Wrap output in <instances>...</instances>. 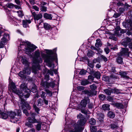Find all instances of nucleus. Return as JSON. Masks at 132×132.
<instances>
[{
    "label": "nucleus",
    "instance_id": "nucleus-1",
    "mask_svg": "<svg viewBox=\"0 0 132 132\" xmlns=\"http://www.w3.org/2000/svg\"><path fill=\"white\" fill-rule=\"evenodd\" d=\"M10 88L12 91L17 94L20 98H22L23 97L25 98H28L29 97L30 93V90L27 87L26 84L22 83L20 85L21 91L17 89L15 84L12 81L10 82Z\"/></svg>",
    "mask_w": 132,
    "mask_h": 132
},
{
    "label": "nucleus",
    "instance_id": "nucleus-2",
    "mask_svg": "<svg viewBox=\"0 0 132 132\" xmlns=\"http://www.w3.org/2000/svg\"><path fill=\"white\" fill-rule=\"evenodd\" d=\"M77 117V118L80 120L77 121V123L73 124L70 126L69 132H81L83 129V126L86 122V120L81 113Z\"/></svg>",
    "mask_w": 132,
    "mask_h": 132
},
{
    "label": "nucleus",
    "instance_id": "nucleus-3",
    "mask_svg": "<svg viewBox=\"0 0 132 132\" xmlns=\"http://www.w3.org/2000/svg\"><path fill=\"white\" fill-rule=\"evenodd\" d=\"M0 117L4 119H7L8 115L10 117V121L14 123L16 122L20 119L21 116V112L20 109H15L14 111L6 113L2 112L0 114Z\"/></svg>",
    "mask_w": 132,
    "mask_h": 132
},
{
    "label": "nucleus",
    "instance_id": "nucleus-4",
    "mask_svg": "<svg viewBox=\"0 0 132 132\" xmlns=\"http://www.w3.org/2000/svg\"><path fill=\"white\" fill-rule=\"evenodd\" d=\"M56 48H54L53 50L45 49L44 51L47 54L44 53L42 54V56L44 59V62L46 63L47 66L49 67L52 66V62L56 58Z\"/></svg>",
    "mask_w": 132,
    "mask_h": 132
},
{
    "label": "nucleus",
    "instance_id": "nucleus-5",
    "mask_svg": "<svg viewBox=\"0 0 132 132\" xmlns=\"http://www.w3.org/2000/svg\"><path fill=\"white\" fill-rule=\"evenodd\" d=\"M40 52L38 50L35 51L33 56L31 55L32 58L33 65L32 67V71L35 74L37 73V70H40L39 63L43 62L42 59L40 56Z\"/></svg>",
    "mask_w": 132,
    "mask_h": 132
},
{
    "label": "nucleus",
    "instance_id": "nucleus-6",
    "mask_svg": "<svg viewBox=\"0 0 132 132\" xmlns=\"http://www.w3.org/2000/svg\"><path fill=\"white\" fill-rule=\"evenodd\" d=\"M22 45H24L25 51L26 53L29 55L30 54L31 52H33L35 49L37 48V47L33 44H31L29 42L27 41L22 42V43H21V47Z\"/></svg>",
    "mask_w": 132,
    "mask_h": 132
},
{
    "label": "nucleus",
    "instance_id": "nucleus-7",
    "mask_svg": "<svg viewBox=\"0 0 132 132\" xmlns=\"http://www.w3.org/2000/svg\"><path fill=\"white\" fill-rule=\"evenodd\" d=\"M24 98L25 97H23L22 98H20L21 99V103L19 104V106L20 108H21L22 109H24L23 111V113L25 114L27 116H29V114L25 108H27L29 110L30 109V106L27 102L23 100V98Z\"/></svg>",
    "mask_w": 132,
    "mask_h": 132
},
{
    "label": "nucleus",
    "instance_id": "nucleus-8",
    "mask_svg": "<svg viewBox=\"0 0 132 132\" xmlns=\"http://www.w3.org/2000/svg\"><path fill=\"white\" fill-rule=\"evenodd\" d=\"M123 25L126 28L130 27V30L132 31V18L127 20L126 22L122 23Z\"/></svg>",
    "mask_w": 132,
    "mask_h": 132
},
{
    "label": "nucleus",
    "instance_id": "nucleus-9",
    "mask_svg": "<svg viewBox=\"0 0 132 132\" xmlns=\"http://www.w3.org/2000/svg\"><path fill=\"white\" fill-rule=\"evenodd\" d=\"M35 116L34 113H31L30 114V117L27 119L28 121L33 123H39V120L35 118Z\"/></svg>",
    "mask_w": 132,
    "mask_h": 132
},
{
    "label": "nucleus",
    "instance_id": "nucleus-10",
    "mask_svg": "<svg viewBox=\"0 0 132 132\" xmlns=\"http://www.w3.org/2000/svg\"><path fill=\"white\" fill-rule=\"evenodd\" d=\"M10 39L9 36L8 34H4L1 39L0 42L2 44L5 45L7 44V41Z\"/></svg>",
    "mask_w": 132,
    "mask_h": 132
},
{
    "label": "nucleus",
    "instance_id": "nucleus-11",
    "mask_svg": "<svg viewBox=\"0 0 132 132\" xmlns=\"http://www.w3.org/2000/svg\"><path fill=\"white\" fill-rule=\"evenodd\" d=\"M31 13L32 15L34 17V20L35 21H38L42 17L43 15L41 13L36 14L35 12H32ZM35 22L36 23V21Z\"/></svg>",
    "mask_w": 132,
    "mask_h": 132
},
{
    "label": "nucleus",
    "instance_id": "nucleus-12",
    "mask_svg": "<svg viewBox=\"0 0 132 132\" xmlns=\"http://www.w3.org/2000/svg\"><path fill=\"white\" fill-rule=\"evenodd\" d=\"M118 54L122 56L128 55V49L127 48H122L121 51Z\"/></svg>",
    "mask_w": 132,
    "mask_h": 132
},
{
    "label": "nucleus",
    "instance_id": "nucleus-13",
    "mask_svg": "<svg viewBox=\"0 0 132 132\" xmlns=\"http://www.w3.org/2000/svg\"><path fill=\"white\" fill-rule=\"evenodd\" d=\"M131 41V39L128 37H127L126 38L122 39L121 42V44L124 46L126 47L127 46L128 43Z\"/></svg>",
    "mask_w": 132,
    "mask_h": 132
},
{
    "label": "nucleus",
    "instance_id": "nucleus-14",
    "mask_svg": "<svg viewBox=\"0 0 132 132\" xmlns=\"http://www.w3.org/2000/svg\"><path fill=\"white\" fill-rule=\"evenodd\" d=\"M90 102L89 99L88 98L82 100L80 103V105L82 107H86L88 103Z\"/></svg>",
    "mask_w": 132,
    "mask_h": 132
},
{
    "label": "nucleus",
    "instance_id": "nucleus-15",
    "mask_svg": "<svg viewBox=\"0 0 132 132\" xmlns=\"http://www.w3.org/2000/svg\"><path fill=\"white\" fill-rule=\"evenodd\" d=\"M42 126H44L45 128H43V129L44 130L46 129V127L45 126L44 124H43L42 123L39 122L38 123L37 125L36 126V129L38 130H41L42 127Z\"/></svg>",
    "mask_w": 132,
    "mask_h": 132
},
{
    "label": "nucleus",
    "instance_id": "nucleus-16",
    "mask_svg": "<svg viewBox=\"0 0 132 132\" xmlns=\"http://www.w3.org/2000/svg\"><path fill=\"white\" fill-rule=\"evenodd\" d=\"M82 94H84L85 95L88 96H91L94 95V93L92 91L88 90H84L82 91Z\"/></svg>",
    "mask_w": 132,
    "mask_h": 132
},
{
    "label": "nucleus",
    "instance_id": "nucleus-17",
    "mask_svg": "<svg viewBox=\"0 0 132 132\" xmlns=\"http://www.w3.org/2000/svg\"><path fill=\"white\" fill-rule=\"evenodd\" d=\"M118 30H116V31L115 32V34L118 36H120L121 35L120 34H119V31H120V32L121 33H124L127 31V30L126 29H121V30L120 28L119 27H117Z\"/></svg>",
    "mask_w": 132,
    "mask_h": 132
},
{
    "label": "nucleus",
    "instance_id": "nucleus-18",
    "mask_svg": "<svg viewBox=\"0 0 132 132\" xmlns=\"http://www.w3.org/2000/svg\"><path fill=\"white\" fill-rule=\"evenodd\" d=\"M31 21L30 20H23L22 21V24L24 28H26L28 26V24L31 23Z\"/></svg>",
    "mask_w": 132,
    "mask_h": 132
},
{
    "label": "nucleus",
    "instance_id": "nucleus-19",
    "mask_svg": "<svg viewBox=\"0 0 132 132\" xmlns=\"http://www.w3.org/2000/svg\"><path fill=\"white\" fill-rule=\"evenodd\" d=\"M53 15L51 14L45 13L43 15L44 18L46 19L51 20L52 19Z\"/></svg>",
    "mask_w": 132,
    "mask_h": 132
},
{
    "label": "nucleus",
    "instance_id": "nucleus-20",
    "mask_svg": "<svg viewBox=\"0 0 132 132\" xmlns=\"http://www.w3.org/2000/svg\"><path fill=\"white\" fill-rule=\"evenodd\" d=\"M88 65L91 68V69L89 68H88L87 69V70L88 71H89V70L90 71L89 72L91 73H93V70L92 68L94 67V65L93 63L92 62H88Z\"/></svg>",
    "mask_w": 132,
    "mask_h": 132
},
{
    "label": "nucleus",
    "instance_id": "nucleus-21",
    "mask_svg": "<svg viewBox=\"0 0 132 132\" xmlns=\"http://www.w3.org/2000/svg\"><path fill=\"white\" fill-rule=\"evenodd\" d=\"M104 92L107 95H110L111 93H112V89L109 88L103 90Z\"/></svg>",
    "mask_w": 132,
    "mask_h": 132
},
{
    "label": "nucleus",
    "instance_id": "nucleus-22",
    "mask_svg": "<svg viewBox=\"0 0 132 132\" xmlns=\"http://www.w3.org/2000/svg\"><path fill=\"white\" fill-rule=\"evenodd\" d=\"M121 56H122L118 54V56L116 59V61L118 64H121L123 62V59Z\"/></svg>",
    "mask_w": 132,
    "mask_h": 132
},
{
    "label": "nucleus",
    "instance_id": "nucleus-23",
    "mask_svg": "<svg viewBox=\"0 0 132 132\" xmlns=\"http://www.w3.org/2000/svg\"><path fill=\"white\" fill-rule=\"evenodd\" d=\"M31 71L29 67L24 68L23 71V73L25 74L29 75L30 74Z\"/></svg>",
    "mask_w": 132,
    "mask_h": 132
},
{
    "label": "nucleus",
    "instance_id": "nucleus-24",
    "mask_svg": "<svg viewBox=\"0 0 132 132\" xmlns=\"http://www.w3.org/2000/svg\"><path fill=\"white\" fill-rule=\"evenodd\" d=\"M96 42L95 44V46L97 48L100 47L102 45L101 40L99 39H97L96 40Z\"/></svg>",
    "mask_w": 132,
    "mask_h": 132
},
{
    "label": "nucleus",
    "instance_id": "nucleus-25",
    "mask_svg": "<svg viewBox=\"0 0 132 132\" xmlns=\"http://www.w3.org/2000/svg\"><path fill=\"white\" fill-rule=\"evenodd\" d=\"M112 104L115 105L118 108L120 109H123L124 107L122 104L120 103H112Z\"/></svg>",
    "mask_w": 132,
    "mask_h": 132
},
{
    "label": "nucleus",
    "instance_id": "nucleus-26",
    "mask_svg": "<svg viewBox=\"0 0 132 132\" xmlns=\"http://www.w3.org/2000/svg\"><path fill=\"white\" fill-rule=\"evenodd\" d=\"M107 116L110 118H113L115 116L114 113L112 112L109 111L107 114Z\"/></svg>",
    "mask_w": 132,
    "mask_h": 132
},
{
    "label": "nucleus",
    "instance_id": "nucleus-27",
    "mask_svg": "<svg viewBox=\"0 0 132 132\" xmlns=\"http://www.w3.org/2000/svg\"><path fill=\"white\" fill-rule=\"evenodd\" d=\"M23 64L25 65L28 66L29 64V63L27 59L25 57H22L21 60Z\"/></svg>",
    "mask_w": 132,
    "mask_h": 132
},
{
    "label": "nucleus",
    "instance_id": "nucleus-28",
    "mask_svg": "<svg viewBox=\"0 0 132 132\" xmlns=\"http://www.w3.org/2000/svg\"><path fill=\"white\" fill-rule=\"evenodd\" d=\"M110 105L109 104H106L103 105L102 107L104 110H110L109 106Z\"/></svg>",
    "mask_w": 132,
    "mask_h": 132
},
{
    "label": "nucleus",
    "instance_id": "nucleus-29",
    "mask_svg": "<svg viewBox=\"0 0 132 132\" xmlns=\"http://www.w3.org/2000/svg\"><path fill=\"white\" fill-rule=\"evenodd\" d=\"M37 102L38 103L37 106H41L44 103L43 100L40 98L38 100Z\"/></svg>",
    "mask_w": 132,
    "mask_h": 132
},
{
    "label": "nucleus",
    "instance_id": "nucleus-30",
    "mask_svg": "<svg viewBox=\"0 0 132 132\" xmlns=\"http://www.w3.org/2000/svg\"><path fill=\"white\" fill-rule=\"evenodd\" d=\"M120 75L123 78L127 79L129 78V77L126 75V73L125 72H119Z\"/></svg>",
    "mask_w": 132,
    "mask_h": 132
},
{
    "label": "nucleus",
    "instance_id": "nucleus-31",
    "mask_svg": "<svg viewBox=\"0 0 132 132\" xmlns=\"http://www.w3.org/2000/svg\"><path fill=\"white\" fill-rule=\"evenodd\" d=\"M98 118L101 121H103L104 119V115L102 113H100L98 115Z\"/></svg>",
    "mask_w": 132,
    "mask_h": 132
},
{
    "label": "nucleus",
    "instance_id": "nucleus-32",
    "mask_svg": "<svg viewBox=\"0 0 132 132\" xmlns=\"http://www.w3.org/2000/svg\"><path fill=\"white\" fill-rule=\"evenodd\" d=\"M89 122L90 125H94L96 123V120L94 118H92L89 120Z\"/></svg>",
    "mask_w": 132,
    "mask_h": 132
},
{
    "label": "nucleus",
    "instance_id": "nucleus-33",
    "mask_svg": "<svg viewBox=\"0 0 132 132\" xmlns=\"http://www.w3.org/2000/svg\"><path fill=\"white\" fill-rule=\"evenodd\" d=\"M44 91L50 97H51L52 96L53 93L52 91L47 89H45Z\"/></svg>",
    "mask_w": 132,
    "mask_h": 132
},
{
    "label": "nucleus",
    "instance_id": "nucleus-34",
    "mask_svg": "<svg viewBox=\"0 0 132 132\" xmlns=\"http://www.w3.org/2000/svg\"><path fill=\"white\" fill-rule=\"evenodd\" d=\"M95 77L97 79H100V77L101 74L99 71L96 72L94 74Z\"/></svg>",
    "mask_w": 132,
    "mask_h": 132
},
{
    "label": "nucleus",
    "instance_id": "nucleus-35",
    "mask_svg": "<svg viewBox=\"0 0 132 132\" xmlns=\"http://www.w3.org/2000/svg\"><path fill=\"white\" fill-rule=\"evenodd\" d=\"M32 123L30 122L29 121H28V122L26 123L25 125L26 126L28 127H34V125Z\"/></svg>",
    "mask_w": 132,
    "mask_h": 132
},
{
    "label": "nucleus",
    "instance_id": "nucleus-36",
    "mask_svg": "<svg viewBox=\"0 0 132 132\" xmlns=\"http://www.w3.org/2000/svg\"><path fill=\"white\" fill-rule=\"evenodd\" d=\"M102 80L106 81H109L110 80V77L105 76H104L103 77Z\"/></svg>",
    "mask_w": 132,
    "mask_h": 132
},
{
    "label": "nucleus",
    "instance_id": "nucleus-37",
    "mask_svg": "<svg viewBox=\"0 0 132 132\" xmlns=\"http://www.w3.org/2000/svg\"><path fill=\"white\" fill-rule=\"evenodd\" d=\"M44 26L45 29L46 30L49 29L50 28V26L46 23H44Z\"/></svg>",
    "mask_w": 132,
    "mask_h": 132
},
{
    "label": "nucleus",
    "instance_id": "nucleus-38",
    "mask_svg": "<svg viewBox=\"0 0 132 132\" xmlns=\"http://www.w3.org/2000/svg\"><path fill=\"white\" fill-rule=\"evenodd\" d=\"M90 130L92 132H95L97 130L96 127V126H91L90 127Z\"/></svg>",
    "mask_w": 132,
    "mask_h": 132
},
{
    "label": "nucleus",
    "instance_id": "nucleus-39",
    "mask_svg": "<svg viewBox=\"0 0 132 132\" xmlns=\"http://www.w3.org/2000/svg\"><path fill=\"white\" fill-rule=\"evenodd\" d=\"M112 93H113L116 94H118L120 93V90L118 89L114 88V89H112Z\"/></svg>",
    "mask_w": 132,
    "mask_h": 132
},
{
    "label": "nucleus",
    "instance_id": "nucleus-40",
    "mask_svg": "<svg viewBox=\"0 0 132 132\" xmlns=\"http://www.w3.org/2000/svg\"><path fill=\"white\" fill-rule=\"evenodd\" d=\"M110 80H115L118 79V77L115 75H111L110 77Z\"/></svg>",
    "mask_w": 132,
    "mask_h": 132
},
{
    "label": "nucleus",
    "instance_id": "nucleus-41",
    "mask_svg": "<svg viewBox=\"0 0 132 132\" xmlns=\"http://www.w3.org/2000/svg\"><path fill=\"white\" fill-rule=\"evenodd\" d=\"M94 54L93 51H89L87 54V56L89 57H90L92 56Z\"/></svg>",
    "mask_w": 132,
    "mask_h": 132
},
{
    "label": "nucleus",
    "instance_id": "nucleus-42",
    "mask_svg": "<svg viewBox=\"0 0 132 132\" xmlns=\"http://www.w3.org/2000/svg\"><path fill=\"white\" fill-rule=\"evenodd\" d=\"M37 87L35 85H33L31 90L32 92L33 93H35L37 91Z\"/></svg>",
    "mask_w": 132,
    "mask_h": 132
},
{
    "label": "nucleus",
    "instance_id": "nucleus-43",
    "mask_svg": "<svg viewBox=\"0 0 132 132\" xmlns=\"http://www.w3.org/2000/svg\"><path fill=\"white\" fill-rule=\"evenodd\" d=\"M47 8L46 7L43 6H41L40 10L41 11L45 12L47 11Z\"/></svg>",
    "mask_w": 132,
    "mask_h": 132
},
{
    "label": "nucleus",
    "instance_id": "nucleus-44",
    "mask_svg": "<svg viewBox=\"0 0 132 132\" xmlns=\"http://www.w3.org/2000/svg\"><path fill=\"white\" fill-rule=\"evenodd\" d=\"M6 6L10 8H13L14 7V5L11 3H9L6 4Z\"/></svg>",
    "mask_w": 132,
    "mask_h": 132
},
{
    "label": "nucleus",
    "instance_id": "nucleus-45",
    "mask_svg": "<svg viewBox=\"0 0 132 132\" xmlns=\"http://www.w3.org/2000/svg\"><path fill=\"white\" fill-rule=\"evenodd\" d=\"M89 83L88 81L87 80L82 81L81 82V84L83 86H85Z\"/></svg>",
    "mask_w": 132,
    "mask_h": 132
},
{
    "label": "nucleus",
    "instance_id": "nucleus-46",
    "mask_svg": "<svg viewBox=\"0 0 132 132\" xmlns=\"http://www.w3.org/2000/svg\"><path fill=\"white\" fill-rule=\"evenodd\" d=\"M48 84L47 82H42L41 83V85L44 87H49Z\"/></svg>",
    "mask_w": 132,
    "mask_h": 132
},
{
    "label": "nucleus",
    "instance_id": "nucleus-47",
    "mask_svg": "<svg viewBox=\"0 0 132 132\" xmlns=\"http://www.w3.org/2000/svg\"><path fill=\"white\" fill-rule=\"evenodd\" d=\"M86 71L84 69L81 70L79 72V74L81 75H84L85 74Z\"/></svg>",
    "mask_w": 132,
    "mask_h": 132
},
{
    "label": "nucleus",
    "instance_id": "nucleus-48",
    "mask_svg": "<svg viewBox=\"0 0 132 132\" xmlns=\"http://www.w3.org/2000/svg\"><path fill=\"white\" fill-rule=\"evenodd\" d=\"M100 57L101 59H103V60L105 62H106L108 60L107 58L103 55H101L100 56Z\"/></svg>",
    "mask_w": 132,
    "mask_h": 132
},
{
    "label": "nucleus",
    "instance_id": "nucleus-49",
    "mask_svg": "<svg viewBox=\"0 0 132 132\" xmlns=\"http://www.w3.org/2000/svg\"><path fill=\"white\" fill-rule=\"evenodd\" d=\"M121 15L120 13H117L116 12L114 13L113 16L116 18H117L119 17Z\"/></svg>",
    "mask_w": 132,
    "mask_h": 132
},
{
    "label": "nucleus",
    "instance_id": "nucleus-50",
    "mask_svg": "<svg viewBox=\"0 0 132 132\" xmlns=\"http://www.w3.org/2000/svg\"><path fill=\"white\" fill-rule=\"evenodd\" d=\"M17 12L18 14V16L20 17H22L23 16V13L22 11H17Z\"/></svg>",
    "mask_w": 132,
    "mask_h": 132
},
{
    "label": "nucleus",
    "instance_id": "nucleus-51",
    "mask_svg": "<svg viewBox=\"0 0 132 132\" xmlns=\"http://www.w3.org/2000/svg\"><path fill=\"white\" fill-rule=\"evenodd\" d=\"M55 71V70L53 69H51L50 70H47V72L49 73L51 75L53 76V72Z\"/></svg>",
    "mask_w": 132,
    "mask_h": 132
},
{
    "label": "nucleus",
    "instance_id": "nucleus-52",
    "mask_svg": "<svg viewBox=\"0 0 132 132\" xmlns=\"http://www.w3.org/2000/svg\"><path fill=\"white\" fill-rule=\"evenodd\" d=\"M90 87L92 90H94L96 89L97 88L96 86L94 84H93L90 85Z\"/></svg>",
    "mask_w": 132,
    "mask_h": 132
},
{
    "label": "nucleus",
    "instance_id": "nucleus-53",
    "mask_svg": "<svg viewBox=\"0 0 132 132\" xmlns=\"http://www.w3.org/2000/svg\"><path fill=\"white\" fill-rule=\"evenodd\" d=\"M98 96L100 99L102 100H104L105 98V96L103 94L100 95Z\"/></svg>",
    "mask_w": 132,
    "mask_h": 132
},
{
    "label": "nucleus",
    "instance_id": "nucleus-54",
    "mask_svg": "<svg viewBox=\"0 0 132 132\" xmlns=\"http://www.w3.org/2000/svg\"><path fill=\"white\" fill-rule=\"evenodd\" d=\"M46 93L43 91L42 92V94H41V97L43 99L45 98L46 97Z\"/></svg>",
    "mask_w": 132,
    "mask_h": 132
},
{
    "label": "nucleus",
    "instance_id": "nucleus-55",
    "mask_svg": "<svg viewBox=\"0 0 132 132\" xmlns=\"http://www.w3.org/2000/svg\"><path fill=\"white\" fill-rule=\"evenodd\" d=\"M24 73H23V71H20L19 73V76L21 77H25Z\"/></svg>",
    "mask_w": 132,
    "mask_h": 132
},
{
    "label": "nucleus",
    "instance_id": "nucleus-56",
    "mask_svg": "<svg viewBox=\"0 0 132 132\" xmlns=\"http://www.w3.org/2000/svg\"><path fill=\"white\" fill-rule=\"evenodd\" d=\"M111 127L112 129H117L118 127V126L117 125L112 124L111 125Z\"/></svg>",
    "mask_w": 132,
    "mask_h": 132
},
{
    "label": "nucleus",
    "instance_id": "nucleus-57",
    "mask_svg": "<svg viewBox=\"0 0 132 132\" xmlns=\"http://www.w3.org/2000/svg\"><path fill=\"white\" fill-rule=\"evenodd\" d=\"M33 107L35 109L36 112L38 113L39 111V109L38 108L36 105H34Z\"/></svg>",
    "mask_w": 132,
    "mask_h": 132
},
{
    "label": "nucleus",
    "instance_id": "nucleus-58",
    "mask_svg": "<svg viewBox=\"0 0 132 132\" xmlns=\"http://www.w3.org/2000/svg\"><path fill=\"white\" fill-rule=\"evenodd\" d=\"M77 89L79 91H81L84 89V87L83 86H79L77 87Z\"/></svg>",
    "mask_w": 132,
    "mask_h": 132
},
{
    "label": "nucleus",
    "instance_id": "nucleus-59",
    "mask_svg": "<svg viewBox=\"0 0 132 132\" xmlns=\"http://www.w3.org/2000/svg\"><path fill=\"white\" fill-rule=\"evenodd\" d=\"M90 48L92 50H97V51H99L100 50V48H97L96 47L93 46H91Z\"/></svg>",
    "mask_w": 132,
    "mask_h": 132
},
{
    "label": "nucleus",
    "instance_id": "nucleus-60",
    "mask_svg": "<svg viewBox=\"0 0 132 132\" xmlns=\"http://www.w3.org/2000/svg\"><path fill=\"white\" fill-rule=\"evenodd\" d=\"M104 50L106 54H108L110 50L108 47H106L105 48Z\"/></svg>",
    "mask_w": 132,
    "mask_h": 132
},
{
    "label": "nucleus",
    "instance_id": "nucleus-61",
    "mask_svg": "<svg viewBox=\"0 0 132 132\" xmlns=\"http://www.w3.org/2000/svg\"><path fill=\"white\" fill-rule=\"evenodd\" d=\"M32 8L36 11H39V9L38 7L35 5L33 6Z\"/></svg>",
    "mask_w": 132,
    "mask_h": 132
},
{
    "label": "nucleus",
    "instance_id": "nucleus-62",
    "mask_svg": "<svg viewBox=\"0 0 132 132\" xmlns=\"http://www.w3.org/2000/svg\"><path fill=\"white\" fill-rule=\"evenodd\" d=\"M81 112L82 113H84L85 114H86L87 113H88L87 110H86L85 109H82L81 110Z\"/></svg>",
    "mask_w": 132,
    "mask_h": 132
},
{
    "label": "nucleus",
    "instance_id": "nucleus-63",
    "mask_svg": "<svg viewBox=\"0 0 132 132\" xmlns=\"http://www.w3.org/2000/svg\"><path fill=\"white\" fill-rule=\"evenodd\" d=\"M107 100L110 102H113V98L110 96H109L108 97Z\"/></svg>",
    "mask_w": 132,
    "mask_h": 132
},
{
    "label": "nucleus",
    "instance_id": "nucleus-64",
    "mask_svg": "<svg viewBox=\"0 0 132 132\" xmlns=\"http://www.w3.org/2000/svg\"><path fill=\"white\" fill-rule=\"evenodd\" d=\"M25 132H36L35 129L34 128H32L27 131Z\"/></svg>",
    "mask_w": 132,
    "mask_h": 132
}]
</instances>
